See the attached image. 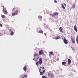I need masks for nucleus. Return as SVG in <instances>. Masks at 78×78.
Returning <instances> with one entry per match:
<instances>
[{"instance_id": "nucleus-22", "label": "nucleus", "mask_w": 78, "mask_h": 78, "mask_svg": "<svg viewBox=\"0 0 78 78\" xmlns=\"http://www.w3.org/2000/svg\"><path fill=\"white\" fill-rule=\"evenodd\" d=\"M50 75H51V76H50L51 78H52L53 76V74L52 73H50Z\"/></svg>"}, {"instance_id": "nucleus-16", "label": "nucleus", "mask_w": 78, "mask_h": 78, "mask_svg": "<svg viewBox=\"0 0 78 78\" xmlns=\"http://www.w3.org/2000/svg\"><path fill=\"white\" fill-rule=\"evenodd\" d=\"M62 64L63 66H65V64H66V62H62Z\"/></svg>"}, {"instance_id": "nucleus-8", "label": "nucleus", "mask_w": 78, "mask_h": 78, "mask_svg": "<svg viewBox=\"0 0 78 78\" xmlns=\"http://www.w3.org/2000/svg\"><path fill=\"white\" fill-rule=\"evenodd\" d=\"M68 65H70V63H71V60L69 59H68Z\"/></svg>"}, {"instance_id": "nucleus-25", "label": "nucleus", "mask_w": 78, "mask_h": 78, "mask_svg": "<svg viewBox=\"0 0 78 78\" xmlns=\"http://www.w3.org/2000/svg\"><path fill=\"white\" fill-rule=\"evenodd\" d=\"M10 34L12 36V35H13L14 34V32H11L10 33Z\"/></svg>"}, {"instance_id": "nucleus-14", "label": "nucleus", "mask_w": 78, "mask_h": 78, "mask_svg": "<svg viewBox=\"0 0 78 78\" xmlns=\"http://www.w3.org/2000/svg\"><path fill=\"white\" fill-rule=\"evenodd\" d=\"M62 8L63 9H66V8L63 4L62 5Z\"/></svg>"}, {"instance_id": "nucleus-3", "label": "nucleus", "mask_w": 78, "mask_h": 78, "mask_svg": "<svg viewBox=\"0 0 78 78\" xmlns=\"http://www.w3.org/2000/svg\"><path fill=\"white\" fill-rule=\"evenodd\" d=\"M2 8H3L2 11L4 14H8V12L7 11L6 8L4 7L3 5L2 6Z\"/></svg>"}, {"instance_id": "nucleus-13", "label": "nucleus", "mask_w": 78, "mask_h": 78, "mask_svg": "<svg viewBox=\"0 0 78 78\" xmlns=\"http://www.w3.org/2000/svg\"><path fill=\"white\" fill-rule=\"evenodd\" d=\"M75 4H73L72 6V8L73 9H74V8H75Z\"/></svg>"}, {"instance_id": "nucleus-9", "label": "nucleus", "mask_w": 78, "mask_h": 78, "mask_svg": "<svg viewBox=\"0 0 78 78\" xmlns=\"http://www.w3.org/2000/svg\"><path fill=\"white\" fill-rule=\"evenodd\" d=\"M27 66H25L23 68V70L24 72H26L27 71Z\"/></svg>"}, {"instance_id": "nucleus-7", "label": "nucleus", "mask_w": 78, "mask_h": 78, "mask_svg": "<svg viewBox=\"0 0 78 78\" xmlns=\"http://www.w3.org/2000/svg\"><path fill=\"white\" fill-rule=\"evenodd\" d=\"M71 41H72V42L74 44H75V38H73V37H71Z\"/></svg>"}, {"instance_id": "nucleus-34", "label": "nucleus", "mask_w": 78, "mask_h": 78, "mask_svg": "<svg viewBox=\"0 0 78 78\" xmlns=\"http://www.w3.org/2000/svg\"><path fill=\"white\" fill-rule=\"evenodd\" d=\"M33 60H34V59H33Z\"/></svg>"}, {"instance_id": "nucleus-27", "label": "nucleus", "mask_w": 78, "mask_h": 78, "mask_svg": "<svg viewBox=\"0 0 78 78\" xmlns=\"http://www.w3.org/2000/svg\"><path fill=\"white\" fill-rule=\"evenodd\" d=\"M71 48H72V50H74V48H73L72 46L71 47Z\"/></svg>"}, {"instance_id": "nucleus-20", "label": "nucleus", "mask_w": 78, "mask_h": 78, "mask_svg": "<svg viewBox=\"0 0 78 78\" xmlns=\"http://www.w3.org/2000/svg\"><path fill=\"white\" fill-rule=\"evenodd\" d=\"M18 14V10L15 11V15H17Z\"/></svg>"}, {"instance_id": "nucleus-15", "label": "nucleus", "mask_w": 78, "mask_h": 78, "mask_svg": "<svg viewBox=\"0 0 78 78\" xmlns=\"http://www.w3.org/2000/svg\"><path fill=\"white\" fill-rule=\"evenodd\" d=\"M60 38V37L59 36H57L55 38V39L56 40H57V39H58Z\"/></svg>"}, {"instance_id": "nucleus-21", "label": "nucleus", "mask_w": 78, "mask_h": 78, "mask_svg": "<svg viewBox=\"0 0 78 78\" xmlns=\"http://www.w3.org/2000/svg\"><path fill=\"white\" fill-rule=\"evenodd\" d=\"M12 16H15V15H16V13L15 12H13L12 14Z\"/></svg>"}, {"instance_id": "nucleus-28", "label": "nucleus", "mask_w": 78, "mask_h": 78, "mask_svg": "<svg viewBox=\"0 0 78 78\" xmlns=\"http://www.w3.org/2000/svg\"><path fill=\"white\" fill-rule=\"evenodd\" d=\"M54 2L55 3H57V1L56 0H55L54 1Z\"/></svg>"}, {"instance_id": "nucleus-17", "label": "nucleus", "mask_w": 78, "mask_h": 78, "mask_svg": "<svg viewBox=\"0 0 78 78\" xmlns=\"http://www.w3.org/2000/svg\"><path fill=\"white\" fill-rule=\"evenodd\" d=\"M28 77V76L27 75H25L23 77H21V78H27Z\"/></svg>"}, {"instance_id": "nucleus-5", "label": "nucleus", "mask_w": 78, "mask_h": 78, "mask_svg": "<svg viewBox=\"0 0 78 78\" xmlns=\"http://www.w3.org/2000/svg\"><path fill=\"white\" fill-rule=\"evenodd\" d=\"M44 53V52L43 50H41L39 51V54L40 55H43Z\"/></svg>"}, {"instance_id": "nucleus-33", "label": "nucleus", "mask_w": 78, "mask_h": 78, "mask_svg": "<svg viewBox=\"0 0 78 78\" xmlns=\"http://www.w3.org/2000/svg\"><path fill=\"white\" fill-rule=\"evenodd\" d=\"M59 61V59H57V61Z\"/></svg>"}, {"instance_id": "nucleus-23", "label": "nucleus", "mask_w": 78, "mask_h": 78, "mask_svg": "<svg viewBox=\"0 0 78 78\" xmlns=\"http://www.w3.org/2000/svg\"><path fill=\"white\" fill-rule=\"evenodd\" d=\"M38 18L39 19H42V16L39 15L38 16Z\"/></svg>"}, {"instance_id": "nucleus-18", "label": "nucleus", "mask_w": 78, "mask_h": 78, "mask_svg": "<svg viewBox=\"0 0 78 78\" xmlns=\"http://www.w3.org/2000/svg\"><path fill=\"white\" fill-rule=\"evenodd\" d=\"M39 56V54H38V53H35L34 54V56Z\"/></svg>"}, {"instance_id": "nucleus-6", "label": "nucleus", "mask_w": 78, "mask_h": 78, "mask_svg": "<svg viewBox=\"0 0 78 78\" xmlns=\"http://www.w3.org/2000/svg\"><path fill=\"white\" fill-rule=\"evenodd\" d=\"M63 42L65 44H68V42L67 41L65 38H63Z\"/></svg>"}, {"instance_id": "nucleus-4", "label": "nucleus", "mask_w": 78, "mask_h": 78, "mask_svg": "<svg viewBox=\"0 0 78 78\" xmlns=\"http://www.w3.org/2000/svg\"><path fill=\"white\" fill-rule=\"evenodd\" d=\"M58 13L57 12H55L51 16L52 17H54L55 16H58Z\"/></svg>"}, {"instance_id": "nucleus-1", "label": "nucleus", "mask_w": 78, "mask_h": 78, "mask_svg": "<svg viewBox=\"0 0 78 78\" xmlns=\"http://www.w3.org/2000/svg\"><path fill=\"white\" fill-rule=\"evenodd\" d=\"M39 72L40 73L41 75H43L44 73H45V69H44V67H41Z\"/></svg>"}, {"instance_id": "nucleus-11", "label": "nucleus", "mask_w": 78, "mask_h": 78, "mask_svg": "<svg viewBox=\"0 0 78 78\" xmlns=\"http://www.w3.org/2000/svg\"><path fill=\"white\" fill-rule=\"evenodd\" d=\"M54 55V53H53V52L51 51L49 53V56H51V55Z\"/></svg>"}, {"instance_id": "nucleus-24", "label": "nucleus", "mask_w": 78, "mask_h": 78, "mask_svg": "<svg viewBox=\"0 0 78 78\" xmlns=\"http://www.w3.org/2000/svg\"><path fill=\"white\" fill-rule=\"evenodd\" d=\"M2 18H5V16L3 15H1Z\"/></svg>"}, {"instance_id": "nucleus-32", "label": "nucleus", "mask_w": 78, "mask_h": 78, "mask_svg": "<svg viewBox=\"0 0 78 78\" xmlns=\"http://www.w3.org/2000/svg\"><path fill=\"white\" fill-rule=\"evenodd\" d=\"M9 31H10V32H12V30H9Z\"/></svg>"}, {"instance_id": "nucleus-2", "label": "nucleus", "mask_w": 78, "mask_h": 78, "mask_svg": "<svg viewBox=\"0 0 78 78\" xmlns=\"http://www.w3.org/2000/svg\"><path fill=\"white\" fill-rule=\"evenodd\" d=\"M39 63L40 65H41V64H42V58H39V61L36 62V65L37 66V65H38Z\"/></svg>"}, {"instance_id": "nucleus-30", "label": "nucleus", "mask_w": 78, "mask_h": 78, "mask_svg": "<svg viewBox=\"0 0 78 78\" xmlns=\"http://www.w3.org/2000/svg\"><path fill=\"white\" fill-rule=\"evenodd\" d=\"M0 27H2V26H3V25H2V24H0Z\"/></svg>"}, {"instance_id": "nucleus-12", "label": "nucleus", "mask_w": 78, "mask_h": 78, "mask_svg": "<svg viewBox=\"0 0 78 78\" xmlns=\"http://www.w3.org/2000/svg\"><path fill=\"white\" fill-rule=\"evenodd\" d=\"M74 27V30H75L77 32H78V31H77V28H76V26L75 25Z\"/></svg>"}, {"instance_id": "nucleus-10", "label": "nucleus", "mask_w": 78, "mask_h": 78, "mask_svg": "<svg viewBox=\"0 0 78 78\" xmlns=\"http://www.w3.org/2000/svg\"><path fill=\"white\" fill-rule=\"evenodd\" d=\"M59 29L60 32H61V33H63V30H62V27H60L59 28Z\"/></svg>"}, {"instance_id": "nucleus-26", "label": "nucleus", "mask_w": 78, "mask_h": 78, "mask_svg": "<svg viewBox=\"0 0 78 78\" xmlns=\"http://www.w3.org/2000/svg\"><path fill=\"white\" fill-rule=\"evenodd\" d=\"M48 76H50V73H48Z\"/></svg>"}, {"instance_id": "nucleus-31", "label": "nucleus", "mask_w": 78, "mask_h": 78, "mask_svg": "<svg viewBox=\"0 0 78 78\" xmlns=\"http://www.w3.org/2000/svg\"><path fill=\"white\" fill-rule=\"evenodd\" d=\"M64 6H65V7H66V4H64Z\"/></svg>"}, {"instance_id": "nucleus-29", "label": "nucleus", "mask_w": 78, "mask_h": 78, "mask_svg": "<svg viewBox=\"0 0 78 78\" xmlns=\"http://www.w3.org/2000/svg\"><path fill=\"white\" fill-rule=\"evenodd\" d=\"M14 9H15V8H13L12 10V11H14Z\"/></svg>"}, {"instance_id": "nucleus-19", "label": "nucleus", "mask_w": 78, "mask_h": 78, "mask_svg": "<svg viewBox=\"0 0 78 78\" xmlns=\"http://www.w3.org/2000/svg\"><path fill=\"white\" fill-rule=\"evenodd\" d=\"M39 33H41V34H43V33H44V32H43V31L42 30H39Z\"/></svg>"}]
</instances>
